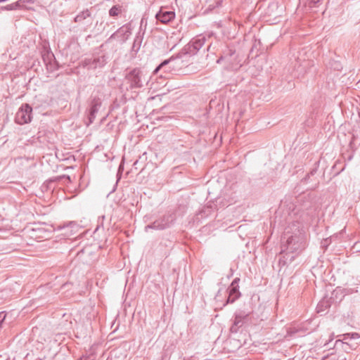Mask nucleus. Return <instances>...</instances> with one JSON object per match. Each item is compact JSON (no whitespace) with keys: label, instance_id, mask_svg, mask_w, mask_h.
Wrapping results in <instances>:
<instances>
[{"label":"nucleus","instance_id":"6","mask_svg":"<svg viewBox=\"0 0 360 360\" xmlns=\"http://www.w3.org/2000/svg\"><path fill=\"white\" fill-rule=\"evenodd\" d=\"M181 58V53H178L175 56H172L169 59L162 61L154 70V73L157 74L159 71L163 70L164 73L172 72L175 67L176 60Z\"/></svg>","mask_w":360,"mask_h":360},{"label":"nucleus","instance_id":"29","mask_svg":"<svg viewBox=\"0 0 360 360\" xmlns=\"http://www.w3.org/2000/svg\"><path fill=\"white\" fill-rule=\"evenodd\" d=\"M294 259V256H291L290 258V261H292Z\"/></svg>","mask_w":360,"mask_h":360},{"label":"nucleus","instance_id":"20","mask_svg":"<svg viewBox=\"0 0 360 360\" xmlns=\"http://www.w3.org/2000/svg\"><path fill=\"white\" fill-rule=\"evenodd\" d=\"M240 296H238L237 294L233 295L231 292H229V297L226 300V303H233L237 299L239 298Z\"/></svg>","mask_w":360,"mask_h":360},{"label":"nucleus","instance_id":"10","mask_svg":"<svg viewBox=\"0 0 360 360\" xmlns=\"http://www.w3.org/2000/svg\"><path fill=\"white\" fill-rule=\"evenodd\" d=\"M237 56L234 49L226 48L222 53L221 57L217 60V63L226 61L229 64H233L236 61Z\"/></svg>","mask_w":360,"mask_h":360},{"label":"nucleus","instance_id":"1","mask_svg":"<svg viewBox=\"0 0 360 360\" xmlns=\"http://www.w3.org/2000/svg\"><path fill=\"white\" fill-rule=\"evenodd\" d=\"M125 79L129 84V89H141L147 82V77L140 68H136L130 70L125 75Z\"/></svg>","mask_w":360,"mask_h":360},{"label":"nucleus","instance_id":"19","mask_svg":"<svg viewBox=\"0 0 360 360\" xmlns=\"http://www.w3.org/2000/svg\"><path fill=\"white\" fill-rule=\"evenodd\" d=\"M82 66L88 69H93V58H85L82 61Z\"/></svg>","mask_w":360,"mask_h":360},{"label":"nucleus","instance_id":"28","mask_svg":"<svg viewBox=\"0 0 360 360\" xmlns=\"http://www.w3.org/2000/svg\"><path fill=\"white\" fill-rule=\"evenodd\" d=\"M34 0H25V3L32 4V3H34Z\"/></svg>","mask_w":360,"mask_h":360},{"label":"nucleus","instance_id":"2","mask_svg":"<svg viewBox=\"0 0 360 360\" xmlns=\"http://www.w3.org/2000/svg\"><path fill=\"white\" fill-rule=\"evenodd\" d=\"M175 220V216L173 213H167L162 217L156 219L152 224L147 225L145 227L146 231L152 229L155 230H164L170 227L174 221Z\"/></svg>","mask_w":360,"mask_h":360},{"label":"nucleus","instance_id":"17","mask_svg":"<svg viewBox=\"0 0 360 360\" xmlns=\"http://www.w3.org/2000/svg\"><path fill=\"white\" fill-rule=\"evenodd\" d=\"M301 240H303V237L302 236H300V235L291 236L289 238H288V239L286 240V244L284 245V247L287 246V245H291L293 243H296V241L300 242Z\"/></svg>","mask_w":360,"mask_h":360},{"label":"nucleus","instance_id":"8","mask_svg":"<svg viewBox=\"0 0 360 360\" xmlns=\"http://www.w3.org/2000/svg\"><path fill=\"white\" fill-rule=\"evenodd\" d=\"M299 205H296L298 211L306 212L307 214L314 207V202L309 195H301L297 200Z\"/></svg>","mask_w":360,"mask_h":360},{"label":"nucleus","instance_id":"18","mask_svg":"<svg viewBox=\"0 0 360 360\" xmlns=\"http://www.w3.org/2000/svg\"><path fill=\"white\" fill-rule=\"evenodd\" d=\"M122 6L120 5H115L109 10V15L111 17H117L122 13Z\"/></svg>","mask_w":360,"mask_h":360},{"label":"nucleus","instance_id":"12","mask_svg":"<svg viewBox=\"0 0 360 360\" xmlns=\"http://www.w3.org/2000/svg\"><path fill=\"white\" fill-rule=\"evenodd\" d=\"M302 243L303 240H301L300 242L296 241V243H293L291 245L285 246V249L282 250L280 254H283L285 252L290 253L295 252L302 248Z\"/></svg>","mask_w":360,"mask_h":360},{"label":"nucleus","instance_id":"27","mask_svg":"<svg viewBox=\"0 0 360 360\" xmlns=\"http://www.w3.org/2000/svg\"><path fill=\"white\" fill-rule=\"evenodd\" d=\"M207 51H210L212 52V44H210L207 47Z\"/></svg>","mask_w":360,"mask_h":360},{"label":"nucleus","instance_id":"7","mask_svg":"<svg viewBox=\"0 0 360 360\" xmlns=\"http://www.w3.org/2000/svg\"><path fill=\"white\" fill-rule=\"evenodd\" d=\"M248 316L249 314L245 311H240L235 313L233 323L230 328L231 332L237 333L238 329L248 321Z\"/></svg>","mask_w":360,"mask_h":360},{"label":"nucleus","instance_id":"30","mask_svg":"<svg viewBox=\"0 0 360 360\" xmlns=\"http://www.w3.org/2000/svg\"><path fill=\"white\" fill-rule=\"evenodd\" d=\"M320 0H313L314 3L319 2Z\"/></svg>","mask_w":360,"mask_h":360},{"label":"nucleus","instance_id":"15","mask_svg":"<svg viewBox=\"0 0 360 360\" xmlns=\"http://www.w3.org/2000/svg\"><path fill=\"white\" fill-rule=\"evenodd\" d=\"M239 281H240L239 278H236L232 281L230 287L228 289L229 292L232 293V295L237 294L238 296H240V291L238 290V288H239V286H238Z\"/></svg>","mask_w":360,"mask_h":360},{"label":"nucleus","instance_id":"23","mask_svg":"<svg viewBox=\"0 0 360 360\" xmlns=\"http://www.w3.org/2000/svg\"><path fill=\"white\" fill-rule=\"evenodd\" d=\"M288 335L289 336H292L295 333H297V330L295 328H290L288 329Z\"/></svg>","mask_w":360,"mask_h":360},{"label":"nucleus","instance_id":"11","mask_svg":"<svg viewBox=\"0 0 360 360\" xmlns=\"http://www.w3.org/2000/svg\"><path fill=\"white\" fill-rule=\"evenodd\" d=\"M175 18V13L173 11L160 10L155 15L157 20L163 24H167L174 20Z\"/></svg>","mask_w":360,"mask_h":360},{"label":"nucleus","instance_id":"21","mask_svg":"<svg viewBox=\"0 0 360 360\" xmlns=\"http://www.w3.org/2000/svg\"><path fill=\"white\" fill-rule=\"evenodd\" d=\"M316 172H317L316 167L312 169L310 171V172L308 173L307 175L304 178H303L302 181L307 183L309 181L310 176L314 175L316 173Z\"/></svg>","mask_w":360,"mask_h":360},{"label":"nucleus","instance_id":"22","mask_svg":"<svg viewBox=\"0 0 360 360\" xmlns=\"http://www.w3.org/2000/svg\"><path fill=\"white\" fill-rule=\"evenodd\" d=\"M288 252H287L282 257L279 258V260H278L279 265H282V266L285 265V264L287 262L286 260L288 259V258H285V257L288 256Z\"/></svg>","mask_w":360,"mask_h":360},{"label":"nucleus","instance_id":"16","mask_svg":"<svg viewBox=\"0 0 360 360\" xmlns=\"http://www.w3.org/2000/svg\"><path fill=\"white\" fill-rule=\"evenodd\" d=\"M90 16H91L90 11L89 9H86L76 15V17L75 18V22H81L83 20H86V18H89Z\"/></svg>","mask_w":360,"mask_h":360},{"label":"nucleus","instance_id":"25","mask_svg":"<svg viewBox=\"0 0 360 360\" xmlns=\"http://www.w3.org/2000/svg\"><path fill=\"white\" fill-rule=\"evenodd\" d=\"M360 336L359 335L358 333H352L351 334V338H353V339H355V338H359Z\"/></svg>","mask_w":360,"mask_h":360},{"label":"nucleus","instance_id":"13","mask_svg":"<svg viewBox=\"0 0 360 360\" xmlns=\"http://www.w3.org/2000/svg\"><path fill=\"white\" fill-rule=\"evenodd\" d=\"M25 0H18V1L6 5L5 6H1L0 8L1 10H6V11H13L17 10L19 8H21L24 6Z\"/></svg>","mask_w":360,"mask_h":360},{"label":"nucleus","instance_id":"4","mask_svg":"<svg viewBox=\"0 0 360 360\" xmlns=\"http://www.w3.org/2000/svg\"><path fill=\"white\" fill-rule=\"evenodd\" d=\"M103 98L98 95H94L91 96V100L89 104V109L87 115L88 122L86 125L89 126L92 124L96 117L100 108L102 105Z\"/></svg>","mask_w":360,"mask_h":360},{"label":"nucleus","instance_id":"3","mask_svg":"<svg viewBox=\"0 0 360 360\" xmlns=\"http://www.w3.org/2000/svg\"><path fill=\"white\" fill-rule=\"evenodd\" d=\"M206 41L205 37L199 36L197 38L193 39L183 49L181 53L183 55H195L204 46Z\"/></svg>","mask_w":360,"mask_h":360},{"label":"nucleus","instance_id":"9","mask_svg":"<svg viewBox=\"0 0 360 360\" xmlns=\"http://www.w3.org/2000/svg\"><path fill=\"white\" fill-rule=\"evenodd\" d=\"M131 35V29L128 25H125L120 27L115 32H114L108 39V41L116 37L120 38L122 43H124Z\"/></svg>","mask_w":360,"mask_h":360},{"label":"nucleus","instance_id":"31","mask_svg":"<svg viewBox=\"0 0 360 360\" xmlns=\"http://www.w3.org/2000/svg\"><path fill=\"white\" fill-rule=\"evenodd\" d=\"M106 360H112V359H110V358H108Z\"/></svg>","mask_w":360,"mask_h":360},{"label":"nucleus","instance_id":"14","mask_svg":"<svg viewBox=\"0 0 360 360\" xmlns=\"http://www.w3.org/2000/svg\"><path fill=\"white\" fill-rule=\"evenodd\" d=\"M107 63L105 56H98L93 58V69L103 68Z\"/></svg>","mask_w":360,"mask_h":360},{"label":"nucleus","instance_id":"26","mask_svg":"<svg viewBox=\"0 0 360 360\" xmlns=\"http://www.w3.org/2000/svg\"><path fill=\"white\" fill-rule=\"evenodd\" d=\"M323 305V302H321L318 304V307H317V309H318V312H320L321 311V309H320L321 307H322Z\"/></svg>","mask_w":360,"mask_h":360},{"label":"nucleus","instance_id":"5","mask_svg":"<svg viewBox=\"0 0 360 360\" xmlns=\"http://www.w3.org/2000/svg\"><path fill=\"white\" fill-rule=\"evenodd\" d=\"M32 108L27 103L22 104L15 115V122L19 124L29 123L32 120Z\"/></svg>","mask_w":360,"mask_h":360},{"label":"nucleus","instance_id":"24","mask_svg":"<svg viewBox=\"0 0 360 360\" xmlns=\"http://www.w3.org/2000/svg\"><path fill=\"white\" fill-rule=\"evenodd\" d=\"M271 8H276L278 9V4L277 3H272L271 4H270V6H269V9H271Z\"/></svg>","mask_w":360,"mask_h":360}]
</instances>
